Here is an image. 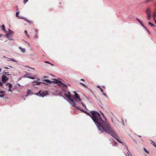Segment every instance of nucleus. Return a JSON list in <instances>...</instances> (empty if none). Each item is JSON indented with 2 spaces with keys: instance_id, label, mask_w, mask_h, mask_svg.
<instances>
[{
  "instance_id": "obj_1",
  "label": "nucleus",
  "mask_w": 156,
  "mask_h": 156,
  "mask_svg": "<svg viewBox=\"0 0 156 156\" xmlns=\"http://www.w3.org/2000/svg\"><path fill=\"white\" fill-rule=\"evenodd\" d=\"M90 113L91 116L90 114H87L91 117L97 127L101 132H105L109 133L116 139L119 143H122L107 121H104L102 120L100 114L95 111H91Z\"/></svg>"
},
{
  "instance_id": "obj_2",
  "label": "nucleus",
  "mask_w": 156,
  "mask_h": 156,
  "mask_svg": "<svg viewBox=\"0 0 156 156\" xmlns=\"http://www.w3.org/2000/svg\"><path fill=\"white\" fill-rule=\"evenodd\" d=\"M65 96L68 98L71 104H73L74 106L76 105V103L71 98V93L69 91L67 93H65Z\"/></svg>"
},
{
  "instance_id": "obj_3",
  "label": "nucleus",
  "mask_w": 156,
  "mask_h": 156,
  "mask_svg": "<svg viewBox=\"0 0 156 156\" xmlns=\"http://www.w3.org/2000/svg\"><path fill=\"white\" fill-rule=\"evenodd\" d=\"M48 94V92L47 91H43L41 92V90H40L38 93H36V95L43 97L44 96L47 95Z\"/></svg>"
},
{
  "instance_id": "obj_4",
  "label": "nucleus",
  "mask_w": 156,
  "mask_h": 156,
  "mask_svg": "<svg viewBox=\"0 0 156 156\" xmlns=\"http://www.w3.org/2000/svg\"><path fill=\"white\" fill-rule=\"evenodd\" d=\"M74 93L75 94L74 96V99L77 102L80 101H81V99L80 98L79 95L75 91Z\"/></svg>"
},
{
  "instance_id": "obj_5",
  "label": "nucleus",
  "mask_w": 156,
  "mask_h": 156,
  "mask_svg": "<svg viewBox=\"0 0 156 156\" xmlns=\"http://www.w3.org/2000/svg\"><path fill=\"white\" fill-rule=\"evenodd\" d=\"M52 82H54L55 83H60V85H63L64 87H67V85H66L65 84L63 83L60 80H58L57 79H55V81H52Z\"/></svg>"
},
{
  "instance_id": "obj_6",
  "label": "nucleus",
  "mask_w": 156,
  "mask_h": 156,
  "mask_svg": "<svg viewBox=\"0 0 156 156\" xmlns=\"http://www.w3.org/2000/svg\"><path fill=\"white\" fill-rule=\"evenodd\" d=\"M13 34V31L9 29L8 32L6 33V36L7 38H10V35H12Z\"/></svg>"
},
{
  "instance_id": "obj_7",
  "label": "nucleus",
  "mask_w": 156,
  "mask_h": 156,
  "mask_svg": "<svg viewBox=\"0 0 156 156\" xmlns=\"http://www.w3.org/2000/svg\"><path fill=\"white\" fill-rule=\"evenodd\" d=\"M9 85V89L8 90V91H11L12 92V90H11L12 87V84L10 83H8L6 84V86Z\"/></svg>"
},
{
  "instance_id": "obj_8",
  "label": "nucleus",
  "mask_w": 156,
  "mask_h": 156,
  "mask_svg": "<svg viewBox=\"0 0 156 156\" xmlns=\"http://www.w3.org/2000/svg\"><path fill=\"white\" fill-rule=\"evenodd\" d=\"M136 20L141 25L144 27L145 29H146V27L143 24L142 22L138 18L136 19Z\"/></svg>"
},
{
  "instance_id": "obj_9",
  "label": "nucleus",
  "mask_w": 156,
  "mask_h": 156,
  "mask_svg": "<svg viewBox=\"0 0 156 156\" xmlns=\"http://www.w3.org/2000/svg\"><path fill=\"white\" fill-rule=\"evenodd\" d=\"M151 9L149 8L147 9L146 11V13L147 14H151Z\"/></svg>"
},
{
  "instance_id": "obj_10",
  "label": "nucleus",
  "mask_w": 156,
  "mask_h": 156,
  "mask_svg": "<svg viewBox=\"0 0 156 156\" xmlns=\"http://www.w3.org/2000/svg\"><path fill=\"white\" fill-rule=\"evenodd\" d=\"M19 48L22 52L24 53L26 51V50L25 48H23L21 47H19Z\"/></svg>"
},
{
  "instance_id": "obj_11",
  "label": "nucleus",
  "mask_w": 156,
  "mask_h": 156,
  "mask_svg": "<svg viewBox=\"0 0 156 156\" xmlns=\"http://www.w3.org/2000/svg\"><path fill=\"white\" fill-rule=\"evenodd\" d=\"M147 19L148 20H150L151 17V14H147Z\"/></svg>"
},
{
  "instance_id": "obj_12",
  "label": "nucleus",
  "mask_w": 156,
  "mask_h": 156,
  "mask_svg": "<svg viewBox=\"0 0 156 156\" xmlns=\"http://www.w3.org/2000/svg\"><path fill=\"white\" fill-rule=\"evenodd\" d=\"M71 105L73 106L74 107H76L77 109H79V110H80V106H76V105H75V106H74L73 105V104H71Z\"/></svg>"
},
{
  "instance_id": "obj_13",
  "label": "nucleus",
  "mask_w": 156,
  "mask_h": 156,
  "mask_svg": "<svg viewBox=\"0 0 156 156\" xmlns=\"http://www.w3.org/2000/svg\"><path fill=\"white\" fill-rule=\"evenodd\" d=\"M44 81L47 83H48L49 84L52 83L51 81L49 80H45Z\"/></svg>"
},
{
  "instance_id": "obj_14",
  "label": "nucleus",
  "mask_w": 156,
  "mask_h": 156,
  "mask_svg": "<svg viewBox=\"0 0 156 156\" xmlns=\"http://www.w3.org/2000/svg\"><path fill=\"white\" fill-rule=\"evenodd\" d=\"M31 92V91L30 90H27V94L26 95V96L27 97V96H28L29 94H30Z\"/></svg>"
},
{
  "instance_id": "obj_15",
  "label": "nucleus",
  "mask_w": 156,
  "mask_h": 156,
  "mask_svg": "<svg viewBox=\"0 0 156 156\" xmlns=\"http://www.w3.org/2000/svg\"><path fill=\"white\" fill-rule=\"evenodd\" d=\"M41 84V82H34V84L36 85H39Z\"/></svg>"
},
{
  "instance_id": "obj_16",
  "label": "nucleus",
  "mask_w": 156,
  "mask_h": 156,
  "mask_svg": "<svg viewBox=\"0 0 156 156\" xmlns=\"http://www.w3.org/2000/svg\"><path fill=\"white\" fill-rule=\"evenodd\" d=\"M153 16L154 17V19L155 18V17H156V10L153 13Z\"/></svg>"
},
{
  "instance_id": "obj_17",
  "label": "nucleus",
  "mask_w": 156,
  "mask_h": 156,
  "mask_svg": "<svg viewBox=\"0 0 156 156\" xmlns=\"http://www.w3.org/2000/svg\"><path fill=\"white\" fill-rule=\"evenodd\" d=\"M24 32L25 34L27 36V37H29V34H28L27 31V30H25Z\"/></svg>"
},
{
  "instance_id": "obj_18",
  "label": "nucleus",
  "mask_w": 156,
  "mask_h": 156,
  "mask_svg": "<svg viewBox=\"0 0 156 156\" xmlns=\"http://www.w3.org/2000/svg\"><path fill=\"white\" fill-rule=\"evenodd\" d=\"M2 30L5 31V27L4 25H2Z\"/></svg>"
},
{
  "instance_id": "obj_19",
  "label": "nucleus",
  "mask_w": 156,
  "mask_h": 156,
  "mask_svg": "<svg viewBox=\"0 0 156 156\" xmlns=\"http://www.w3.org/2000/svg\"><path fill=\"white\" fill-rule=\"evenodd\" d=\"M151 141L152 142L151 144H152L153 146H154V147H156V144H155V143L154 141Z\"/></svg>"
},
{
  "instance_id": "obj_20",
  "label": "nucleus",
  "mask_w": 156,
  "mask_h": 156,
  "mask_svg": "<svg viewBox=\"0 0 156 156\" xmlns=\"http://www.w3.org/2000/svg\"><path fill=\"white\" fill-rule=\"evenodd\" d=\"M148 24L152 27H154V24L150 22H148Z\"/></svg>"
},
{
  "instance_id": "obj_21",
  "label": "nucleus",
  "mask_w": 156,
  "mask_h": 156,
  "mask_svg": "<svg viewBox=\"0 0 156 156\" xmlns=\"http://www.w3.org/2000/svg\"><path fill=\"white\" fill-rule=\"evenodd\" d=\"M20 13V12L19 11H17V12L16 13V16L17 17H18V15Z\"/></svg>"
},
{
  "instance_id": "obj_22",
  "label": "nucleus",
  "mask_w": 156,
  "mask_h": 156,
  "mask_svg": "<svg viewBox=\"0 0 156 156\" xmlns=\"http://www.w3.org/2000/svg\"><path fill=\"white\" fill-rule=\"evenodd\" d=\"M80 83L85 88H87V87L84 84L82 83Z\"/></svg>"
},
{
  "instance_id": "obj_23",
  "label": "nucleus",
  "mask_w": 156,
  "mask_h": 156,
  "mask_svg": "<svg viewBox=\"0 0 156 156\" xmlns=\"http://www.w3.org/2000/svg\"><path fill=\"white\" fill-rule=\"evenodd\" d=\"M144 150L146 152L147 154H148L149 153V151H148L145 148H144Z\"/></svg>"
},
{
  "instance_id": "obj_24",
  "label": "nucleus",
  "mask_w": 156,
  "mask_h": 156,
  "mask_svg": "<svg viewBox=\"0 0 156 156\" xmlns=\"http://www.w3.org/2000/svg\"><path fill=\"white\" fill-rule=\"evenodd\" d=\"M28 1V0H24L23 2L24 4H25Z\"/></svg>"
},
{
  "instance_id": "obj_25",
  "label": "nucleus",
  "mask_w": 156,
  "mask_h": 156,
  "mask_svg": "<svg viewBox=\"0 0 156 156\" xmlns=\"http://www.w3.org/2000/svg\"><path fill=\"white\" fill-rule=\"evenodd\" d=\"M5 91H0V93H1V94H4V93H5Z\"/></svg>"
},
{
  "instance_id": "obj_26",
  "label": "nucleus",
  "mask_w": 156,
  "mask_h": 156,
  "mask_svg": "<svg viewBox=\"0 0 156 156\" xmlns=\"http://www.w3.org/2000/svg\"><path fill=\"white\" fill-rule=\"evenodd\" d=\"M4 96H5V94H2V95H0V97H1V98L3 97Z\"/></svg>"
},
{
  "instance_id": "obj_27",
  "label": "nucleus",
  "mask_w": 156,
  "mask_h": 156,
  "mask_svg": "<svg viewBox=\"0 0 156 156\" xmlns=\"http://www.w3.org/2000/svg\"><path fill=\"white\" fill-rule=\"evenodd\" d=\"M10 59V60H11V61H14V62H16L15 60L13 59V58H11V59Z\"/></svg>"
},
{
  "instance_id": "obj_28",
  "label": "nucleus",
  "mask_w": 156,
  "mask_h": 156,
  "mask_svg": "<svg viewBox=\"0 0 156 156\" xmlns=\"http://www.w3.org/2000/svg\"><path fill=\"white\" fill-rule=\"evenodd\" d=\"M103 94L106 97H107V96L105 93H103Z\"/></svg>"
},
{
  "instance_id": "obj_29",
  "label": "nucleus",
  "mask_w": 156,
  "mask_h": 156,
  "mask_svg": "<svg viewBox=\"0 0 156 156\" xmlns=\"http://www.w3.org/2000/svg\"><path fill=\"white\" fill-rule=\"evenodd\" d=\"M16 9L17 11H19L18 9V7L17 6H16Z\"/></svg>"
},
{
  "instance_id": "obj_30",
  "label": "nucleus",
  "mask_w": 156,
  "mask_h": 156,
  "mask_svg": "<svg viewBox=\"0 0 156 156\" xmlns=\"http://www.w3.org/2000/svg\"><path fill=\"white\" fill-rule=\"evenodd\" d=\"M35 33H36V34H37V32H38V30H36H36H35Z\"/></svg>"
},
{
  "instance_id": "obj_31",
  "label": "nucleus",
  "mask_w": 156,
  "mask_h": 156,
  "mask_svg": "<svg viewBox=\"0 0 156 156\" xmlns=\"http://www.w3.org/2000/svg\"><path fill=\"white\" fill-rule=\"evenodd\" d=\"M29 78L30 79H34V77H29Z\"/></svg>"
},
{
  "instance_id": "obj_32",
  "label": "nucleus",
  "mask_w": 156,
  "mask_h": 156,
  "mask_svg": "<svg viewBox=\"0 0 156 156\" xmlns=\"http://www.w3.org/2000/svg\"><path fill=\"white\" fill-rule=\"evenodd\" d=\"M81 103L83 107H86L85 105H84L81 102Z\"/></svg>"
},
{
  "instance_id": "obj_33",
  "label": "nucleus",
  "mask_w": 156,
  "mask_h": 156,
  "mask_svg": "<svg viewBox=\"0 0 156 156\" xmlns=\"http://www.w3.org/2000/svg\"><path fill=\"white\" fill-rule=\"evenodd\" d=\"M100 90L101 91V92H103V90L101 88H100Z\"/></svg>"
},
{
  "instance_id": "obj_34",
  "label": "nucleus",
  "mask_w": 156,
  "mask_h": 156,
  "mask_svg": "<svg viewBox=\"0 0 156 156\" xmlns=\"http://www.w3.org/2000/svg\"><path fill=\"white\" fill-rule=\"evenodd\" d=\"M44 62L46 63H49V64H50V63L49 62H48V61H44Z\"/></svg>"
},
{
  "instance_id": "obj_35",
  "label": "nucleus",
  "mask_w": 156,
  "mask_h": 156,
  "mask_svg": "<svg viewBox=\"0 0 156 156\" xmlns=\"http://www.w3.org/2000/svg\"><path fill=\"white\" fill-rule=\"evenodd\" d=\"M145 29L147 30V31L148 32V33L149 34H150L149 31L148 30L147 28H146V29Z\"/></svg>"
},
{
  "instance_id": "obj_36",
  "label": "nucleus",
  "mask_w": 156,
  "mask_h": 156,
  "mask_svg": "<svg viewBox=\"0 0 156 156\" xmlns=\"http://www.w3.org/2000/svg\"><path fill=\"white\" fill-rule=\"evenodd\" d=\"M154 21L155 22V23L156 24V20L155 18H154Z\"/></svg>"
},
{
  "instance_id": "obj_37",
  "label": "nucleus",
  "mask_w": 156,
  "mask_h": 156,
  "mask_svg": "<svg viewBox=\"0 0 156 156\" xmlns=\"http://www.w3.org/2000/svg\"><path fill=\"white\" fill-rule=\"evenodd\" d=\"M8 73H5V74H6L9 75V74H8Z\"/></svg>"
},
{
  "instance_id": "obj_38",
  "label": "nucleus",
  "mask_w": 156,
  "mask_h": 156,
  "mask_svg": "<svg viewBox=\"0 0 156 156\" xmlns=\"http://www.w3.org/2000/svg\"><path fill=\"white\" fill-rule=\"evenodd\" d=\"M81 80L83 81H85L84 80H83V79H81Z\"/></svg>"
},
{
  "instance_id": "obj_39",
  "label": "nucleus",
  "mask_w": 156,
  "mask_h": 156,
  "mask_svg": "<svg viewBox=\"0 0 156 156\" xmlns=\"http://www.w3.org/2000/svg\"><path fill=\"white\" fill-rule=\"evenodd\" d=\"M50 65H51V66H54V65L52 63H50Z\"/></svg>"
},
{
  "instance_id": "obj_40",
  "label": "nucleus",
  "mask_w": 156,
  "mask_h": 156,
  "mask_svg": "<svg viewBox=\"0 0 156 156\" xmlns=\"http://www.w3.org/2000/svg\"><path fill=\"white\" fill-rule=\"evenodd\" d=\"M35 37H36V38H37V35L35 36Z\"/></svg>"
},
{
  "instance_id": "obj_41",
  "label": "nucleus",
  "mask_w": 156,
  "mask_h": 156,
  "mask_svg": "<svg viewBox=\"0 0 156 156\" xmlns=\"http://www.w3.org/2000/svg\"><path fill=\"white\" fill-rule=\"evenodd\" d=\"M97 87H98V88H99L100 89V88H101L100 87V86H98Z\"/></svg>"
},
{
  "instance_id": "obj_42",
  "label": "nucleus",
  "mask_w": 156,
  "mask_h": 156,
  "mask_svg": "<svg viewBox=\"0 0 156 156\" xmlns=\"http://www.w3.org/2000/svg\"><path fill=\"white\" fill-rule=\"evenodd\" d=\"M5 69H9V68H8L7 67H5Z\"/></svg>"
},
{
  "instance_id": "obj_43",
  "label": "nucleus",
  "mask_w": 156,
  "mask_h": 156,
  "mask_svg": "<svg viewBox=\"0 0 156 156\" xmlns=\"http://www.w3.org/2000/svg\"><path fill=\"white\" fill-rule=\"evenodd\" d=\"M2 70V69L1 68H0V73L1 72V71Z\"/></svg>"
},
{
  "instance_id": "obj_44",
  "label": "nucleus",
  "mask_w": 156,
  "mask_h": 156,
  "mask_svg": "<svg viewBox=\"0 0 156 156\" xmlns=\"http://www.w3.org/2000/svg\"><path fill=\"white\" fill-rule=\"evenodd\" d=\"M26 20L27 22H29V21H28V20Z\"/></svg>"
},
{
  "instance_id": "obj_45",
  "label": "nucleus",
  "mask_w": 156,
  "mask_h": 156,
  "mask_svg": "<svg viewBox=\"0 0 156 156\" xmlns=\"http://www.w3.org/2000/svg\"><path fill=\"white\" fill-rule=\"evenodd\" d=\"M2 36V34H0V37Z\"/></svg>"
},
{
  "instance_id": "obj_46",
  "label": "nucleus",
  "mask_w": 156,
  "mask_h": 156,
  "mask_svg": "<svg viewBox=\"0 0 156 156\" xmlns=\"http://www.w3.org/2000/svg\"><path fill=\"white\" fill-rule=\"evenodd\" d=\"M44 77H48L45 76H44Z\"/></svg>"
},
{
  "instance_id": "obj_47",
  "label": "nucleus",
  "mask_w": 156,
  "mask_h": 156,
  "mask_svg": "<svg viewBox=\"0 0 156 156\" xmlns=\"http://www.w3.org/2000/svg\"><path fill=\"white\" fill-rule=\"evenodd\" d=\"M139 136V137H141V136Z\"/></svg>"
},
{
  "instance_id": "obj_48",
  "label": "nucleus",
  "mask_w": 156,
  "mask_h": 156,
  "mask_svg": "<svg viewBox=\"0 0 156 156\" xmlns=\"http://www.w3.org/2000/svg\"><path fill=\"white\" fill-rule=\"evenodd\" d=\"M10 67H12L11 66H9Z\"/></svg>"
},
{
  "instance_id": "obj_49",
  "label": "nucleus",
  "mask_w": 156,
  "mask_h": 156,
  "mask_svg": "<svg viewBox=\"0 0 156 156\" xmlns=\"http://www.w3.org/2000/svg\"><path fill=\"white\" fill-rule=\"evenodd\" d=\"M18 85H19V86H20V85H19V84H18Z\"/></svg>"
}]
</instances>
